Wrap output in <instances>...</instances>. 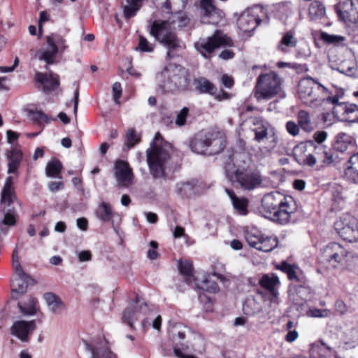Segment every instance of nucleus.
Listing matches in <instances>:
<instances>
[{"label":"nucleus","instance_id":"obj_33","mask_svg":"<svg viewBox=\"0 0 358 358\" xmlns=\"http://www.w3.org/2000/svg\"><path fill=\"white\" fill-rule=\"evenodd\" d=\"M36 299L29 296L26 301L19 302L18 307L23 315H33L36 313Z\"/></svg>","mask_w":358,"mask_h":358},{"label":"nucleus","instance_id":"obj_14","mask_svg":"<svg viewBox=\"0 0 358 358\" xmlns=\"http://www.w3.org/2000/svg\"><path fill=\"white\" fill-rule=\"evenodd\" d=\"M114 173L118 185L128 187L132 184V169L127 162L117 160L114 166Z\"/></svg>","mask_w":358,"mask_h":358},{"label":"nucleus","instance_id":"obj_31","mask_svg":"<svg viewBox=\"0 0 358 358\" xmlns=\"http://www.w3.org/2000/svg\"><path fill=\"white\" fill-rule=\"evenodd\" d=\"M87 349L91 352L92 358H117V355L107 346L101 348H94L87 344Z\"/></svg>","mask_w":358,"mask_h":358},{"label":"nucleus","instance_id":"obj_60","mask_svg":"<svg viewBox=\"0 0 358 358\" xmlns=\"http://www.w3.org/2000/svg\"><path fill=\"white\" fill-rule=\"evenodd\" d=\"M327 137V133L324 131H318L315 133V142L319 145L325 141Z\"/></svg>","mask_w":358,"mask_h":358},{"label":"nucleus","instance_id":"obj_11","mask_svg":"<svg viewBox=\"0 0 358 358\" xmlns=\"http://www.w3.org/2000/svg\"><path fill=\"white\" fill-rule=\"evenodd\" d=\"M338 235L349 242L358 241V220L350 214H345L334 223Z\"/></svg>","mask_w":358,"mask_h":358},{"label":"nucleus","instance_id":"obj_56","mask_svg":"<svg viewBox=\"0 0 358 358\" xmlns=\"http://www.w3.org/2000/svg\"><path fill=\"white\" fill-rule=\"evenodd\" d=\"M150 245L152 247V249H150L148 251V257L150 259H155L157 257V256H158V254H157V252L156 251V249L157 248L158 244H157V243L156 241H152L150 243Z\"/></svg>","mask_w":358,"mask_h":358},{"label":"nucleus","instance_id":"obj_17","mask_svg":"<svg viewBox=\"0 0 358 358\" xmlns=\"http://www.w3.org/2000/svg\"><path fill=\"white\" fill-rule=\"evenodd\" d=\"M47 48L36 51L35 57L41 61H45L47 64L45 69H48V65L55 62L58 48L53 44V41L50 38L46 37Z\"/></svg>","mask_w":358,"mask_h":358},{"label":"nucleus","instance_id":"obj_29","mask_svg":"<svg viewBox=\"0 0 358 358\" xmlns=\"http://www.w3.org/2000/svg\"><path fill=\"white\" fill-rule=\"evenodd\" d=\"M175 191L182 198H189L195 194V185L192 182H180L176 184Z\"/></svg>","mask_w":358,"mask_h":358},{"label":"nucleus","instance_id":"obj_61","mask_svg":"<svg viewBox=\"0 0 358 358\" xmlns=\"http://www.w3.org/2000/svg\"><path fill=\"white\" fill-rule=\"evenodd\" d=\"M234 56V52L230 49H225L222 50L219 55V57L224 60L233 59Z\"/></svg>","mask_w":358,"mask_h":358},{"label":"nucleus","instance_id":"obj_27","mask_svg":"<svg viewBox=\"0 0 358 358\" xmlns=\"http://www.w3.org/2000/svg\"><path fill=\"white\" fill-rule=\"evenodd\" d=\"M239 28L244 32H249L258 25L257 18L248 13H243L238 20Z\"/></svg>","mask_w":358,"mask_h":358},{"label":"nucleus","instance_id":"obj_3","mask_svg":"<svg viewBox=\"0 0 358 358\" xmlns=\"http://www.w3.org/2000/svg\"><path fill=\"white\" fill-rule=\"evenodd\" d=\"M226 177L232 183L246 190L259 187L262 182V176L257 171H250L245 165L241 155L230 157L224 165Z\"/></svg>","mask_w":358,"mask_h":358},{"label":"nucleus","instance_id":"obj_8","mask_svg":"<svg viewBox=\"0 0 358 358\" xmlns=\"http://www.w3.org/2000/svg\"><path fill=\"white\" fill-rule=\"evenodd\" d=\"M13 178L7 177L1 193L0 210L3 213L4 217L1 224L13 226L17 216L14 203L17 199L13 187Z\"/></svg>","mask_w":358,"mask_h":358},{"label":"nucleus","instance_id":"obj_25","mask_svg":"<svg viewBox=\"0 0 358 358\" xmlns=\"http://www.w3.org/2000/svg\"><path fill=\"white\" fill-rule=\"evenodd\" d=\"M143 0H124L122 2L124 17L129 19L135 16L143 5Z\"/></svg>","mask_w":358,"mask_h":358},{"label":"nucleus","instance_id":"obj_22","mask_svg":"<svg viewBox=\"0 0 358 358\" xmlns=\"http://www.w3.org/2000/svg\"><path fill=\"white\" fill-rule=\"evenodd\" d=\"M6 157L8 160V173H17L22 159V152L16 148H13L6 151Z\"/></svg>","mask_w":358,"mask_h":358},{"label":"nucleus","instance_id":"obj_59","mask_svg":"<svg viewBox=\"0 0 358 358\" xmlns=\"http://www.w3.org/2000/svg\"><path fill=\"white\" fill-rule=\"evenodd\" d=\"M347 336L349 337V341H347V343L352 345L358 343V330L352 329L347 334Z\"/></svg>","mask_w":358,"mask_h":358},{"label":"nucleus","instance_id":"obj_48","mask_svg":"<svg viewBox=\"0 0 358 358\" xmlns=\"http://www.w3.org/2000/svg\"><path fill=\"white\" fill-rule=\"evenodd\" d=\"M233 206L234 208L238 210L241 214H245L246 213V208L248 205V201L246 199H239L236 197L233 201H232Z\"/></svg>","mask_w":358,"mask_h":358},{"label":"nucleus","instance_id":"obj_2","mask_svg":"<svg viewBox=\"0 0 358 358\" xmlns=\"http://www.w3.org/2000/svg\"><path fill=\"white\" fill-rule=\"evenodd\" d=\"M296 203L291 196L275 192L266 194L262 200V212L273 222L285 224L296 211Z\"/></svg>","mask_w":358,"mask_h":358},{"label":"nucleus","instance_id":"obj_64","mask_svg":"<svg viewBox=\"0 0 358 358\" xmlns=\"http://www.w3.org/2000/svg\"><path fill=\"white\" fill-rule=\"evenodd\" d=\"M222 85L227 88H231L234 85L233 78L227 75H223L222 77Z\"/></svg>","mask_w":358,"mask_h":358},{"label":"nucleus","instance_id":"obj_4","mask_svg":"<svg viewBox=\"0 0 358 358\" xmlns=\"http://www.w3.org/2000/svg\"><path fill=\"white\" fill-rule=\"evenodd\" d=\"M170 148L168 143L162 144V137L157 132L155 134V142L146 151L150 173L154 179L166 178V170L170 159Z\"/></svg>","mask_w":358,"mask_h":358},{"label":"nucleus","instance_id":"obj_16","mask_svg":"<svg viewBox=\"0 0 358 358\" xmlns=\"http://www.w3.org/2000/svg\"><path fill=\"white\" fill-rule=\"evenodd\" d=\"M36 329L34 320H20L14 322L11 327V333L22 342H29V337Z\"/></svg>","mask_w":358,"mask_h":358},{"label":"nucleus","instance_id":"obj_55","mask_svg":"<svg viewBox=\"0 0 358 358\" xmlns=\"http://www.w3.org/2000/svg\"><path fill=\"white\" fill-rule=\"evenodd\" d=\"M274 152L279 155H289L290 150L287 148L283 143L276 144L274 149Z\"/></svg>","mask_w":358,"mask_h":358},{"label":"nucleus","instance_id":"obj_30","mask_svg":"<svg viewBox=\"0 0 358 358\" xmlns=\"http://www.w3.org/2000/svg\"><path fill=\"white\" fill-rule=\"evenodd\" d=\"M44 299L50 310L53 313H59L64 308L62 301L52 293H45L44 294Z\"/></svg>","mask_w":358,"mask_h":358},{"label":"nucleus","instance_id":"obj_44","mask_svg":"<svg viewBox=\"0 0 358 358\" xmlns=\"http://www.w3.org/2000/svg\"><path fill=\"white\" fill-rule=\"evenodd\" d=\"M29 117L36 123H42L45 122L48 123L50 122V119L47 115L43 113L41 111H29Z\"/></svg>","mask_w":358,"mask_h":358},{"label":"nucleus","instance_id":"obj_58","mask_svg":"<svg viewBox=\"0 0 358 358\" xmlns=\"http://www.w3.org/2000/svg\"><path fill=\"white\" fill-rule=\"evenodd\" d=\"M48 186L50 192H55L64 188V183L62 181H51Z\"/></svg>","mask_w":358,"mask_h":358},{"label":"nucleus","instance_id":"obj_50","mask_svg":"<svg viewBox=\"0 0 358 358\" xmlns=\"http://www.w3.org/2000/svg\"><path fill=\"white\" fill-rule=\"evenodd\" d=\"M321 38L329 44L337 43L343 40V38L341 36L330 35L325 32L321 33Z\"/></svg>","mask_w":358,"mask_h":358},{"label":"nucleus","instance_id":"obj_57","mask_svg":"<svg viewBox=\"0 0 358 358\" xmlns=\"http://www.w3.org/2000/svg\"><path fill=\"white\" fill-rule=\"evenodd\" d=\"M204 282L206 284L205 289L206 291L212 293H216L219 291V286L215 282L206 280Z\"/></svg>","mask_w":358,"mask_h":358},{"label":"nucleus","instance_id":"obj_10","mask_svg":"<svg viewBox=\"0 0 358 358\" xmlns=\"http://www.w3.org/2000/svg\"><path fill=\"white\" fill-rule=\"evenodd\" d=\"M348 252L340 243L332 242L320 250V261L323 264H328L332 268H338L347 262Z\"/></svg>","mask_w":358,"mask_h":358},{"label":"nucleus","instance_id":"obj_53","mask_svg":"<svg viewBox=\"0 0 358 358\" xmlns=\"http://www.w3.org/2000/svg\"><path fill=\"white\" fill-rule=\"evenodd\" d=\"M326 8L319 1H315V17H322L325 15Z\"/></svg>","mask_w":358,"mask_h":358},{"label":"nucleus","instance_id":"obj_37","mask_svg":"<svg viewBox=\"0 0 358 358\" xmlns=\"http://www.w3.org/2000/svg\"><path fill=\"white\" fill-rule=\"evenodd\" d=\"M298 122L303 130L307 132H310L313 130L311 117L308 112L305 110L299 112Z\"/></svg>","mask_w":358,"mask_h":358},{"label":"nucleus","instance_id":"obj_36","mask_svg":"<svg viewBox=\"0 0 358 358\" xmlns=\"http://www.w3.org/2000/svg\"><path fill=\"white\" fill-rule=\"evenodd\" d=\"M179 270L185 278L187 283H192L194 281L193 275V267L191 262L189 261H180L178 264Z\"/></svg>","mask_w":358,"mask_h":358},{"label":"nucleus","instance_id":"obj_24","mask_svg":"<svg viewBox=\"0 0 358 358\" xmlns=\"http://www.w3.org/2000/svg\"><path fill=\"white\" fill-rule=\"evenodd\" d=\"M354 141L352 136L345 133H339L334 144L335 150L340 152H345L348 149L353 146Z\"/></svg>","mask_w":358,"mask_h":358},{"label":"nucleus","instance_id":"obj_5","mask_svg":"<svg viewBox=\"0 0 358 358\" xmlns=\"http://www.w3.org/2000/svg\"><path fill=\"white\" fill-rule=\"evenodd\" d=\"M157 78L162 83L160 87L165 92L185 90L189 84L187 70L176 64H168Z\"/></svg>","mask_w":358,"mask_h":358},{"label":"nucleus","instance_id":"obj_1","mask_svg":"<svg viewBox=\"0 0 358 358\" xmlns=\"http://www.w3.org/2000/svg\"><path fill=\"white\" fill-rule=\"evenodd\" d=\"M189 22V19L187 15L177 13L168 20H155L152 22L150 34L167 48L168 58L175 57L177 52L182 48L180 40L173 31L176 24L182 27L187 26Z\"/></svg>","mask_w":358,"mask_h":358},{"label":"nucleus","instance_id":"obj_13","mask_svg":"<svg viewBox=\"0 0 358 358\" xmlns=\"http://www.w3.org/2000/svg\"><path fill=\"white\" fill-rule=\"evenodd\" d=\"M201 9L202 10L201 22L204 24H218L224 17L222 10L216 8L213 0H201Z\"/></svg>","mask_w":358,"mask_h":358},{"label":"nucleus","instance_id":"obj_45","mask_svg":"<svg viewBox=\"0 0 358 358\" xmlns=\"http://www.w3.org/2000/svg\"><path fill=\"white\" fill-rule=\"evenodd\" d=\"M154 44L150 43L144 36H139L138 45L136 48V50L141 52H150L154 50Z\"/></svg>","mask_w":358,"mask_h":358},{"label":"nucleus","instance_id":"obj_49","mask_svg":"<svg viewBox=\"0 0 358 358\" xmlns=\"http://www.w3.org/2000/svg\"><path fill=\"white\" fill-rule=\"evenodd\" d=\"M338 99H339L338 96L336 95L334 96H331V94L327 95V96H323L320 97V100L327 101L335 105V106L334 108L333 113L336 116L339 115V113H336V108H338L339 104L344 103L343 102H339Z\"/></svg>","mask_w":358,"mask_h":358},{"label":"nucleus","instance_id":"obj_32","mask_svg":"<svg viewBox=\"0 0 358 358\" xmlns=\"http://www.w3.org/2000/svg\"><path fill=\"white\" fill-rule=\"evenodd\" d=\"M253 124L255 126V128L252 129V131L255 133L254 139L257 142H261L266 138L268 135V129L264 124L263 121L260 119L254 120Z\"/></svg>","mask_w":358,"mask_h":358},{"label":"nucleus","instance_id":"obj_20","mask_svg":"<svg viewBox=\"0 0 358 358\" xmlns=\"http://www.w3.org/2000/svg\"><path fill=\"white\" fill-rule=\"evenodd\" d=\"M35 80L43 85V90L45 92L55 90L59 85V76L52 72L49 74L38 72L36 73Z\"/></svg>","mask_w":358,"mask_h":358},{"label":"nucleus","instance_id":"obj_63","mask_svg":"<svg viewBox=\"0 0 358 358\" xmlns=\"http://www.w3.org/2000/svg\"><path fill=\"white\" fill-rule=\"evenodd\" d=\"M213 96H215V99H217L218 101L227 100V99H229L231 98V95L222 90H221L218 92L216 90L215 94L213 95Z\"/></svg>","mask_w":358,"mask_h":358},{"label":"nucleus","instance_id":"obj_40","mask_svg":"<svg viewBox=\"0 0 358 358\" xmlns=\"http://www.w3.org/2000/svg\"><path fill=\"white\" fill-rule=\"evenodd\" d=\"M262 234L257 229H251L245 232V238L248 243L257 249L259 243L262 238Z\"/></svg>","mask_w":358,"mask_h":358},{"label":"nucleus","instance_id":"obj_9","mask_svg":"<svg viewBox=\"0 0 358 358\" xmlns=\"http://www.w3.org/2000/svg\"><path fill=\"white\" fill-rule=\"evenodd\" d=\"M225 141L222 137H217L213 134L196 136L190 143L193 152L213 155L220 152L224 148Z\"/></svg>","mask_w":358,"mask_h":358},{"label":"nucleus","instance_id":"obj_52","mask_svg":"<svg viewBox=\"0 0 358 358\" xmlns=\"http://www.w3.org/2000/svg\"><path fill=\"white\" fill-rule=\"evenodd\" d=\"M113 99L116 103L119 104V99L122 95V87L121 84L118 82H116L113 85Z\"/></svg>","mask_w":358,"mask_h":358},{"label":"nucleus","instance_id":"obj_12","mask_svg":"<svg viewBox=\"0 0 358 358\" xmlns=\"http://www.w3.org/2000/svg\"><path fill=\"white\" fill-rule=\"evenodd\" d=\"M12 263L15 273V277L11 281L12 291L17 294H24L27 292L29 277L25 273L20 263L17 247L13 252Z\"/></svg>","mask_w":358,"mask_h":358},{"label":"nucleus","instance_id":"obj_18","mask_svg":"<svg viewBox=\"0 0 358 358\" xmlns=\"http://www.w3.org/2000/svg\"><path fill=\"white\" fill-rule=\"evenodd\" d=\"M298 93L300 99L306 105H311L313 103V79L310 77L302 78L298 85Z\"/></svg>","mask_w":358,"mask_h":358},{"label":"nucleus","instance_id":"obj_23","mask_svg":"<svg viewBox=\"0 0 358 358\" xmlns=\"http://www.w3.org/2000/svg\"><path fill=\"white\" fill-rule=\"evenodd\" d=\"M194 90L200 94H209L215 95L216 87L204 77L194 78L193 80Z\"/></svg>","mask_w":358,"mask_h":358},{"label":"nucleus","instance_id":"obj_34","mask_svg":"<svg viewBox=\"0 0 358 358\" xmlns=\"http://www.w3.org/2000/svg\"><path fill=\"white\" fill-rule=\"evenodd\" d=\"M296 44L297 39L294 36L292 31H288L283 36L278 45V49L283 52H287L289 48L296 47Z\"/></svg>","mask_w":358,"mask_h":358},{"label":"nucleus","instance_id":"obj_7","mask_svg":"<svg viewBox=\"0 0 358 358\" xmlns=\"http://www.w3.org/2000/svg\"><path fill=\"white\" fill-rule=\"evenodd\" d=\"M235 45L234 41L221 30H216L209 37L199 38L194 43L195 49L206 59H210L214 51L220 48H232Z\"/></svg>","mask_w":358,"mask_h":358},{"label":"nucleus","instance_id":"obj_39","mask_svg":"<svg viewBox=\"0 0 358 358\" xmlns=\"http://www.w3.org/2000/svg\"><path fill=\"white\" fill-rule=\"evenodd\" d=\"M275 268L287 273L289 280H294L296 281L299 280L296 273L297 266L294 264H290L286 262H282L280 264L276 265Z\"/></svg>","mask_w":358,"mask_h":358},{"label":"nucleus","instance_id":"obj_15","mask_svg":"<svg viewBox=\"0 0 358 358\" xmlns=\"http://www.w3.org/2000/svg\"><path fill=\"white\" fill-rule=\"evenodd\" d=\"M337 11L343 21L358 23V0H346L340 3Z\"/></svg>","mask_w":358,"mask_h":358},{"label":"nucleus","instance_id":"obj_6","mask_svg":"<svg viewBox=\"0 0 358 358\" xmlns=\"http://www.w3.org/2000/svg\"><path fill=\"white\" fill-rule=\"evenodd\" d=\"M281 80L275 72L261 74L257 79L255 96L257 100L271 99L276 95L283 97Z\"/></svg>","mask_w":358,"mask_h":358},{"label":"nucleus","instance_id":"obj_28","mask_svg":"<svg viewBox=\"0 0 358 358\" xmlns=\"http://www.w3.org/2000/svg\"><path fill=\"white\" fill-rule=\"evenodd\" d=\"M115 215L110 204L105 201L101 202L96 210V217L103 222L110 221Z\"/></svg>","mask_w":358,"mask_h":358},{"label":"nucleus","instance_id":"obj_43","mask_svg":"<svg viewBox=\"0 0 358 358\" xmlns=\"http://www.w3.org/2000/svg\"><path fill=\"white\" fill-rule=\"evenodd\" d=\"M140 141V137L136 134L134 129H129L126 134L125 145L128 148H132Z\"/></svg>","mask_w":358,"mask_h":358},{"label":"nucleus","instance_id":"obj_42","mask_svg":"<svg viewBox=\"0 0 358 358\" xmlns=\"http://www.w3.org/2000/svg\"><path fill=\"white\" fill-rule=\"evenodd\" d=\"M277 144V137L273 136L272 141L267 146H262L259 148L258 156L261 158L265 157L272 153Z\"/></svg>","mask_w":358,"mask_h":358},{"label":"nucleus","instance_id":"obj_54","mask_svg":"<svg viewBox=\"0 0 358 358\" xmlns=\"http://www.w3.org/2000/svg\"><path fill=\"white\" fill-rule=\"evenodd\" d=\"M286 129L289 134L295 136L299 134V126L293 121H289L286 124Z\"/></svg>","mask_w":358,"mask_h":358},{"label":"nucleus","instance_id":"obj_51","mask_svg":"<svg viewBox=\"0 0 358 358\" xmlns=\"http://www.w3.org/2000/svg\"><path fill=\"white\" fill-rule=\"evenodd\" d=\"M189 109L187 107H184L177 115V117L176 120V124L179 126L185 125L186 122V118L188 115Z\"/></svg>","mask_w":358,"mask_h":358},{"label":"nucleus","instance_id":"obj_35","mask_svg":"<svg viewBox=\"0 0 358 358\" xmlns=\"http://www.w3.org/2000/svg\"><path fill=\"white\" fill-rule=\"evenodd\" d=\"M277 245L278 240L276 238L262 236L257 250L268 252L273 250Z\"/></svg>","mask_w":358,"mask_h":358},{"label":"nucleus","instance_id":"obj_47","mask_svg":"<svg viewBox=\"0 0 358 358\" xmlns=\"http://www.w3.org/2000/svg\"><path fill=\"white\" fill-rule=\"evenodd\" d=\"M47 37L50 38L53 41V44L58 48V52H64L67 48V45L65 43L66 41L61 36L53 34Z\"/></svg>","mask_w":358,"mask_h":358},{"label":"nucleus","instance_id":"obj_46","mask_svg":"<svg viewBox=\"0 0 358 358\" xmlns=\"http://www.w3.org/2000/svg\"><path fill=\"white\" fill-rule=\"evenodd\" d=\"M122 320L133 328V323L137 320L134 310L131 308L126 309L122 314Z\"/></svg>","mask_w":358,"mask_h":358},{"label":"nucleus","instance_id":"obj_19","mask_svg":"<svg viewBox=\"0 0 358 358\" xmlns=\"http://www.w3.org/2000/svg\"><path fill=\"white\" fill-rule=\"evenodd\" d=\"M259 285L262 287L268 292L272 296L271 300L274 301L278 298V289L280 285L278 277L274 274H265L259 280Z\"/></svg>","mask_w":358,"mask_h":358},{"label":"nucleus","instance_id":"obj_38","mask_svg":"<svg viewBox=\"0 0 358 358\" xmlns=\"http://www.w3.org/2000/svg\"><path fill=\"white\" fill-rule=\"evenodd\" d=\"M62 169V163L58 160H52L48 163L45 168V173L48 177L59 178V173Z\"/></svg>","mask_w":358,"mask_h":358},{"label":"nucleus","instance_id":"obj_21","mask_svg":"<svg viewBox=\"0 0 358 358\" xmlns=\"http://www.w3.org/2000/svg\"><path fill=\"white\" fill-rule=\"evenodd\" d=\"M336 111L341 113L344 121L352 123L358 122V106L356 104L341 103Z\"/></svg>","mask_w":358,"mask_h":358},{"label":"nucleus","instance_id":"obj_41","mask_svg":"<svg viewBox=\"0 0 358 358\" xmlns=\"http://www.w3.org/2000/svg\"><path fill=\"white\" fill-rule=\"evenodd\" d=\"M345 178L353 183L358 182V166L348 162L344 174Z\"/></svg>","mask_w":358,"mask_h":358},{"label":"nucleus","instance_id":"obj_26","mask_svg":"<svg viewBox=\"0 0 358 358\" xmlns=\"http://www.w3.org/2000/svg\"><path fill=\"white\" fill-rule=\"evenodd\" d=\"M317 157H315V164L318 162L322 163V166H325L334 162L333 155L330 149L324 146H315Z\"/></svg>","mask_w":358,"mask_h":358},{"label":"nucleus","instance_id":"obj_62","mask_svg":"<svg viewBox=\"0 0 358 358\" xmlns=\"http://www.w3.org/2000/svg\"><path fill=\"white\" fill-rule=\"evenodd\" d=\"M299 334L296 329L289 330L286 336L285 341L288 343H292L297 339Z\"/></svg>","mask_w":358,"mask_h":358}]
</instances>
